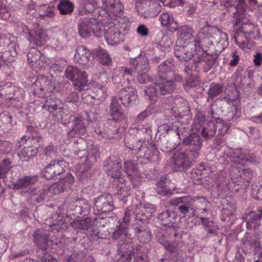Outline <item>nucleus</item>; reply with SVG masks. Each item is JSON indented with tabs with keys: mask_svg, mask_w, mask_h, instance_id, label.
<instances>
[{
	"mask_svg": "<svg viewBox=\"0 0 262 262\" xmlns=\"http://www.w3.org/2000/svg\"><path fill=\"white\" fill-rule=\"evenodd\" d=\"M42 175L48 180L54 179L58 176L60 179L57 183L62 180L63 184H66L70 178L73 181L69 185V189L75 182L74 177L69 171L68 163L62 159L51 160L42 170Z\"/></svg>",
	"mask_w": 262,
	"mask_h": 262,
	"instance_id": "nucleus-1",
	"label": "nucleus"
},
{
	"mask_svg": "<svg viewBox=\"0 0 262 262\" xmlns=\"http://www.w3.org/2000/svg\"><path fill=\"white\" fill-rule=\"evenodd\" d=\"M72 181L73 180L70 179L68 181V183L63 184L62 180L59 183H55L50 186L46 185L41 189L29 188L26 192L28 193L30 203L36 205L37 203L43 202L45 199H48L52 194H59L68 190Z\"/></svg>",
	"mask_w": 262,
	"mask_h": 262,
	"instance_id": "nucleus-2",
	"label": "nucleus"
},
{
	"mask_svg": "<svg viewBox=\"0 0 262 262\" xmlns=\"http://www.w3.org/2000/svg\"><path fill=\"white\" fill-rule=\"evenodd\" d=\"M211 37L215 40L217 46L221 48L222 51H223L228 46L229 41L227 34L217 27H205L200 30L198 33L200 43H203V46L211 44V42L208 40Z\"/></svg>",
	"mask_w": 262,
	"mask_h": 262,
	"instance_id": "nucleus-3",
	"label": "nucleus"
},
{
	"mask_svg": "<svg viewBox=\"0 0 262 262\" xmlns=\"http://www.w3.org/2000/svg\"><path fill=\"white\" fill-rule=\"evenodd\" d=\"M78 33L84 38H86L92 34L99 38L104 34V26L99 24L93 17H84L80 19L78 25Z\"/></svg>",
	"mask_w": 262,
	"mask_h": 262,
	"instance_id": "nucleus-4",
	"label": "nucleus"
},
{
	"mask_svg": "<svg viewBox=\"0 0 262 262\" xmlns=\"http://www.w3.org/2000/svg\"><path fill=\"white\" fill-rule=\"evenodd\" d=\"M85 158L82 162L79 164L76 167V174L79 181L83 182L88 177L87 172L91 166L94 164L99 157V152L96 147H91L87 150Z\"/></svg>",
	"mask_w": 262,
	"mask_h": 262,
	"instance_id": "nucleus-5",
	"label": "nucleus"
},
{
	"mask_svg": "<svg viewBox=\"0 0 262 262\" xmlns=\"http://www.w3.org/2000/svg\"><path fill=\"white\" fill-rule=\"evenodd\" d=\"M103 165V169L108 177L119 182H125V180L122 177L121 161L118 157L110 156L104 161Z\"/></svg>",
	"mask_w": 262,
	"mask_h": 262,
	"instance_id": "nucleus-6",
	"label": "nucleus"
},
{
	"mask_svg": "<svg viewBox=\"0 0 262 262\" xmlns=\"http://www.w3.org/2000/svg\"><path fill=\"white\" fill-rule=\"evenodd\" d=\"M95 120L94 114L91 113L85 112L81 115L75 117L72 121V128L69 135H84L86 133L87 127L85 122H91Z\"/></svg>",
	"mask_w": 262,
	"mask_h": 262,
	"instance_id": "nucleus-7",
	"label": "nucleus"
},
{
	"mask_svg": "<svg viewBox=\"0 0 262 262\" xmlns=\"http://www.w3.org/2000/svg\"><path fill=\"white\" fill-rule=\"evenodd\" d=\"M202 142L203 141L200 136L193 133L185 137L182 141V144L188 146L186 151L190 153L193 159H196L200 155V150L202 146Z\"/></svg>",
	"mask_w": 262,
	"mask_h": 262,
	"instance_id": "nucleus-8",
	"label": "nucleus"
},
{
	"mask_svg": "<svg viewBox=\"0 0 262 262\" xmlns=\"http://www.w3.org/2000/svg\"><path fill=\"white\" fill-rule=\"evenodd\" d=\"M198 47V44L177 41L174 47V55L180 60L187 61L193 57Z\"/></svg>",
	"mask_w": 262,
	"mask_h": 262,
	"instance_id": "nucleus-9",
	"label": "nucleus"
},
{
	"mask_svg": "<svg viewBox=\"0 0 262 262\" xmlns=\"http://www.w3.org/2000/svg\"><path fill=\"white\" fill-rule=\"evenodd\" d=\"M194 201V200L190 196H184L171 199L169 204L173 206H177L178 211L181 214L184 215L190 211H192L191 214L193 215Z\"/></svg>",
	"mask_w": 262,
	"mask_h": 262,
	"instance_id": "nucleus-10",
	"label": "nucleus"
},
{
	"mask_svg": "<svg viewBox=\"0 0 262 262\" xmlns=\"http://www.w3.org/2000/svg\"><path fill=\"white\" fill-rule=\"evenodd\" d=\"M172 169L176 171H184L191 167L192 162L187 151L174 152L171 156Z\"/></svg>",
	"mask_w": 262,
	"mask_h": 262,
	"instance_id": "nucleus-11",
	"label": "nucleus"
},
{
	"mask_svg": "<svg viewBox=\"0 0 262 262\" xmlns=\"http://www.w3.org/2000/svg\"><path fill=\"white\" fill-rule=\"evenodd\" d=\"M102 9L106 15V17L112 19H116L120 17L124 10V7L120 0H101Z\"/></svg>",
	"mask_w": 262,
	"mask_h": 262,
	"instance_id": "nucleus-12",
	"label": "nucleus"
},
{
	"mask_svg": "<svg viewBox=\"0 0 262 262\" xmlns=\"http://www.w3.org/2000/svg\"><path fill=\"white\" fill-rule=\"evenodd\" d=\"M137 4L146 6L144 11L137 10L138 14L145 18L156 16L161 11L162 6L158 0H138Z\"/></svg>",
	"mask_w": 262,
	"mask_h": 262,
	"instance_id": "nucleus-13",
	"label": "nucleus"
},
{
	"mask_svg": "<svg viewBox=\"0 0 262 262\" xmlns=\"http://www.w3.org/2000/svg\"><path fill=\"white\" fill-rule=\"evenodd\" d=\"M118 258L114 262H130L134 251V244L131 238L118 244Z\"/></svg>",
	"mask_w": 262,
	"mask_h": 262,
	"instance_id": "nucleus-14",
	"label": "nucleus"
},
{
	"mask_svg": "<svg viewBox=\"0 0 262 262\" xmlns=\"http://www.w3.org/2000/svg\"><path fill=\"white\" fill-rule=\"evenodd\" d=\"M104 30L103 36L109 45H116L124 40V34L119 29L115 26L114 22H111L109 26H104Z\"/></svg>",
	"mask_w": 262,
	"mask_h": 262,
	"instance_id": "nucleus-15",
	"label": "nucleus"
},
{
	"mask_svg": "<svg viewBox=\"0 0 262 262\" xmlns=\"http://www.w3.org/2000/svg\"><path fill=\"white\" fill-rule=\"evenodd\" d=\"M91 209L90 205L84 199L74 196L69 200L68 209L74 211L75 213L83 216L87 215Z\"/></svg>",
	"mask_w": 262,
	"mask_h": 262,
	"instance_id": "nucleus-16",
	"label": "nucleus"
},
{
	"mask_svg": "<svg viewBox=\"0 0 262 262\" xmlns=\"http://www.w3.org/2000/svg\"><path fill=\"white\" fill-rule=\"evenodd\" d=\"M27 133L28 135L24 136L16 144L17 148H20L23 145L33 144L32 145H39V143L42 139L37 130L32 126H28L27 127Z\"/></svg>",
	"mask_w": 262,
	"mask_h": 262,
	"instance_id": "nucleus-17",
	"label": "nucleus"
},
{
	"mask_svg": "<svg viewBox=\"0 0 262 262\" xmlns=\"http://www.w3.org/2000/svg\"><path fill=\"white\" fill-rule=\"evenodd\" d=\"M118 96L122 104L125 106H130L135 104L138 98L137 90L128 85L121 88Z\"/></svg>",
	"mask_w": 262,
	"mask_h": 262,
	"instance_id": "nucleus-18",
	"label": "nucleus"
},
{
	"mask_svg": "<svg viewBox=\"0 0 262 262\" xmlns=\"http://www.w3.org/2000/svg\"><path fill=\"white\" fill-rule=\"evenodd\" d=\"M94 208L99 213L108 212L114 208L112 195L107 193H103L94 199Z\"/></svg>",
	"mask_w": 262,
	"mask_h": 262,
	"instance_id": "nucleus-19",
	"label": "nucleus"
},
{
	"mask_svg": "<svg viewBox=\"0 0 262 262\" xmlns=\"http://www.w3.org/2000/svg\"><path fill=\"white\" fill-rule=\"evenodd\" d=\"M133 71L129 68L121 67L116 70L113 76V81L122 88L128 85L129 81L133 78Z\"/></svg>",
	"mask_w": 262,
	"mask_h": 262,
	"instance_id": "nucleus-20",
	"label": "nucleus"
},
{
	"mask_svg": "<svg viewBox=\"0 0 262 262\" xmlns=\"http://www.w3.org/2000/svg\"><path fill=\"white\" fill-rule=\"evenodd\" d=\"M33 236L34 243L39 249L37 251V254L39 252V254L43 255L47 253L46 250L49 242V234L43 230L37 229L34 232Z\"/></svg>",
	"mask_w": 262,
	"mask_h": 262,
	"instance_id": "nucleus-21",
	"label": "nucleus"
},
{
	"mask_svg": "<svg viewBox=\"0 0 262 262\" xmlns=\"http://www.w3.org/2000/svg\"><path fill=\"white\" fill-rule=\"evenodd\" d=\"M219 58L217 54H209L203 53L196 56L200 71L206 73L210 70Z\"/></svg>",
	"mask_w": 262,
	"mask_h": 262,
	"instance_id": "nucleus-22",
	"label": "nucleus"
},
{
	"mask_svg": "<svg viewBox=\"0 0 262 262\" xmlns=\"http://www.w3.org/2000/svg\"><path fill=\"white\" fill-rule=\"evenodd\" d=\"M27 58L28 63L35 71H37L44 67V57L37 49L31 48L27 54Z\"/></svg>",
	"mask_w": 262,
	"mask_h": 262,
	"instance_id": "nucleus-23",
	"label": "nucleus"
},
{
	"mask_svg": "<svg viewBox=\"0 0 262 262\" xmlns=\"http://www.w3.org/2000/svg\"><path fill=\"white\" fill-rule=\"evenodd\" d=\"M242 219L246 222L247 228L248 230H256L259 227L261 224L262 209L258 210V212L251 211L248 213H245Z\"/></svg>",
	"mask_w": 262,
	"mask_h": 262,
	"instance_id": "nucleus-24",
	"label": "nucleus"
},
{
	"mask_svg": "<svg viewBox=\"0 0 262 262\" xmlns=\"http://www.w3.org/2000/svg\"><path fill=\"white\" fill-rule=\"evenodd\" d=\"M94 55L83 46H78L74 55V60L82 66H88L92 63Z\"/></svg>",
	"mask_w": 262,
	"mask_h": 262,
	"instance_id": "nucleus-25",
	"label": "nucleus"
},
{
	"mask_svg": "<svg viewBox=\"0 0 262 262\" xmlns=\"http://www.w3.org/2000/svg\"><path fill=\"white\" fill-rule=\"evenodd\" d=\"M193 30L188 26H183L179 30L180 39L178 41L188 42V43L198 44V48H202L203 43H200V39L198 35L196 37L193 36Z\"/></svg>",
	"mask_w": 262,
	"mask_h": 262,
	"instance_id": "nucleus-26",
	"label": "nucleus"
},
{
	"mask_svg": "<svg viewBox=\"0 0 262 262\" xmlns=\"http://www.w3.org/2000/svg\"><path fill=\"white\" fill-rule=\"evenodd\" d=\"M109 115L112 120L116 122L122 121L126 118V115L116 97L112 98V102L109 106Z\"/></svg>",
	"mask_w": 262,
	"mask_h": 262,
	"instance_id": "nucleus-27",
	"label": "nucleus"
},
{
	"mask_svg": "<svg viewBox=\"0 0 262 262\" xmlns=\"http://www.w3.org/2000/svg\"><path fill=\"white\" fill-rule=\"evenodd\" d=\"M142 132L144 135V139H138L137 138L133 137L132 138L131 142H128L127 147L133 151V154H137V157L139 158V153H142L143 148L145 146L142 145V140L149 139L150 136L151 129L148 127H142Z\"/></svg>",
	"mask_w": 262,
	"mask_h": 262,
	"instance_id": "nucleus-28",
	"label": "nucleus"
},
{
	"mask_svg": "<svg viewBox=\"0 0 262 262\" xmlns=\"http://www.w3.org/2000/svg\"><path fill=\"white\" fill-rule=\"evenodd\" d=\"M242 32L247 40L251 39H259L260 37V33L259 27L253 23H246L243 22L242 24Z\"/></svg>",
	"mask_w": 262,
	"mask_h": 262,
	"instance_id": "nucleus-29",
	"label": "nucleus"
},
{
	"mask_svg": "<svg viewBox=\"0 0 262 262\" xmlns=\"http://www.w3.org/2000/svg\"><path fill=\"white\" fill-rule=\"evenodd\" d=\"M38 181V177L36 176H24L20 177L15 182H12V185L15 189H26L35 184Z\"/></svg>",
	"mask_w": 262,
	"mask_h": 262,
	"instance_id": "nucleus-30",
	"label": "nucleus"
},
{
	"mask_svg": "<svg viewBox=\"0 0 262 262\" xmlns=\"http://www.w3.org/2000/svg\"><path fill=\"white\" fill-rule=\"evenodd\" d=\"M174 64L171 60H167L160 64L158 68V74L160 79H170L173 75Z\"/></svg>",
	"mask_w": 262,
	"mask_h": 262,
	"instance_id": "nucleus-31",
	"label": "nucleus"
},
{
	"mask_svg": "<svg viewBox=\"0 0 262 262\" xmlns=\"http://www.w3.org/2000/svg\"><path fill=\"white\" fill-rule=\"evenodd\" d=\"M232 156L236 159L235 162L244 165L246 163L256 164L258 163V159L253 154L242 152L241 150H235L233 152Z\"/></svg>",
	"mask_w": 262,
	"mask_h": 262,
	"instance_id": "nucleus-32",
	"label": "nucleus"
},
{
	"mask_svg": "<svg viewBox=\"0 0 262 262\" xmlns=\"http://www.w3.org/2000/svg\"><path fill=\"white\" fill-rule=\"evenodd\" d=\"M130 63L138 72V73L147 74L149 70V66L147 58L143 56L131 58Z\"/></svg>",
	"mask_w": 262,
	"mask_h": 262,
	"instance_id": "nucleus-33",
	"label": "nucleus"
},
{
	"mask_svg": "<svg viewBox=\"0 0 262 262\" xmlns=\"http://www.w3.org/2000/svg\"><path fill=\"white\" fill-rule=\"evenodd\" d=\"M157 88L159 94L165 95L171 94L176 89V84L172 79H166L160 80L157 82Z\"/></svg>",
	"mask_w": 262,
	"mask_h": 262,
	"instance_id": "nucleus-34",
	"label": "nucleus"
},
{
	"mask_svg": "<svg viewBox=\"0 0 262 262\" xmlns=\"http://www.w3.org/2000/svg\"><path fill=\"white\" fill-rule=\"evenodd\" d=\"M171 114L170 115L166 116L164 123L160 126L161 129L165 133H168L169 131L172 130H174L175 128L177 127L176 124L181 121V119L178 117L176 110H172L171 111Z\"/></svg>",
	"mask_w": 262,
	"mask_h": 262,
	"instance_id": "nucleus-35",
	"label": "nucleus"
},
{
	"mask_svg": "<svg viewBox=\"0 0 262 262\" xmlns=\"http://www.w3.org/2000/svg\"><path fill=\"white\" fill-rule=\"evenodd\" d=\"M222 213L221 216V219L223 222L227 221V222L231 223V217L233 216L234 213L236 211L235 205L226 200L224 199L222 202Z\"/></svg>",
	"mask_w": 262,
	"mask_h": 262,
	"instance_id": "nucleus-36",
	"label": "nucleus"
},
{
	"mask_svg": "<svg viewBox=\"0 0 262 262\" xmlns=\"http://www.w3.org/2000/svg\"><path fill=\"white\" fill-rule=\"evenodd\" d=\"M226 3L234 7L236 11L234 13V17L237 21H240L241 19L245 17V0H227Z\"/></svg>",
	"mask_w": 262,
	"mask_h": 262,
	"instance_id": "nucleus-37",
	"label": "nucleus"
},
{
	"mask_svg": "<svg viewBox=\"0 0 262 262\" xmlns=\"http://www.w3.org/2000/svg\"><path fill=\"white\" fill-rule=\"evenodd\" d=\"M159 20L163 27L167 28L171 32L177 31L178 28V25L174 20L172 15L168 12L162 13Z\"/></svg>",
	"mask_w": 262,
	"mask_h": 262,
	"instance_id": "nucleus-38",
	"label": "nucleus"
},
{
	"mask_svg": "<svg viewBox=\"0 0 262 262\" xmlns=\"http://www.w3.org/2000/svg\"><path fill=\"white\" fill-rule=\"evenodd\" d=\"M147 208V207H143L140 211H138L137 209L136 210L135 224L136 226L144 225L152 217L153 211L151 209L148 211Z\"/></svg>",
	"mask_w": 262,
	"mask_h": 262,
	"instance_id": "nucleus-39",
	"label": "nucleus"
},
{
	"mask_svg": "<svg viewBox=\"0 0 262 262\" xmlns=\"http://www.w3.org/2000/svg\"><path fill=\"white\" fill-rule=\"evenodd\" d=\"M38 147L34 145H27L18 152L19 158L24 161H29L34 158L38 152Z\"/></svg>",
	"mask_w": 262,
	"mask_h": 262,
	"instance_id": "nucleus-40",
	"label": "nucleus"
},
{
	"mask_svg": "<svg viewBox=\"0 0 262 262\" xmlns=\"http://www.w3.org/2000/svg\"><path fill=\"white\" fill-rule=\"evenodd\" d=\"M142 153H139V157L143 158L150 162L159 160V151L155 146H149L143 148Z\"/></svg>",
	"mask_w": 262,
	"mask_h": 262,
	"instance_id": "nucleus-41",
	"label": "nucleus"
},
{
	"mask_svg": "<svg viewBox=\"0 0 262 262\" xmlns=\"http://www.w3.org/2000/svg\"><path fill=\"white\" fill-rule=\"evenodd\" d=\"M169 239L173 243V247L181 246L185 242V236L183 232L179 229H176L173 227L169 228Z\"/></svg>",
	"mask_w": 262,
	"mask_h": 262,
	"instance_id": "nucleus-42",
	"label": "nucleus"
},
{
	"mask_svg": "<svg viewBox=\"0 0 262 262\" xmlns=\"http://www.w3.org/2000/svg\"><path fill=\"white\" fill-rule=\"evenodd\" d=\"M135 232L140 243H148L150 241L151 238L150 231L145 225L136 226Z\"/></svg>",
	"mask_w": 262,
	"mask_h": 262,
	"instance_id": "nucleus-43",
	"label": "nucleus"
},
{
	"mask_svg": "<svg viewBox=\"0 0 262 262\" xmlns=\"http://www.w3.org/2000/svg\"><path fill=\"white\" fill-rule=\"evenodd\" d=\"M46 34L40 29L30 33L29 41L31 44L40 47L46 40Z\"/></svg>",
	"mask_w": 262,
	"mask_h": 262,
	"instance_id": "nucleus-44",
	"label": "nucleus"
},
{
	"mask_svg": "<svg viewBox=\"0 0 262 262\" xmlns=\"http://www.w3.org/2000/svg\"><path fill=\"white\" fill-rule=\"evenodd\" d=\"M176 218L175 213L168 210L162 212L158 216L161 224L164 226H168L169 228H173V225L176 222Z\"/></svg>",
	"mask_w": 262,
	"mask_h": 262,
	"instance_id": "nucleus-45",
	"label": "nucleus"
},
{
	"mask_svg": "<svg viewBox=\"0 0 262 262\" xmlns=\"http://www.w3.org/2000/svg\"><path fill=\"white\" fill-rule=\"evenodd\" d=\"M234 164L229 168V172L231 180L234 182H238V179L245 175V173H249L250 171L248 169H243L242 166L236 165L237 162H234Z\"/></svg>",
	"mask_w": 262,
	"mask_h": 262,
	"instance_id": "nucleus-46",
	"label": "nucleus"
},
{
	"mask_svg": "<svg viewBox=\"0 0 262 262\" xmlns=\"http://www.w3.org/2000/svg\"><path fill=\"white\" fill-rule=\"evenodd\" d=\"M43 108L48 110L50 113L62 108V105L60 100L54 96L48 97L43 105Z\"/></svg>",
	"mask_w": 262,
	"mask_h": 262,
	"instance_id": "nucleus-47",
	"label": "nucleus"
},
{
	"mask_svg": "<svg viewBox=\"0 0 262 262\" xmlns=\"http://www.w3.org/2000/svg\"><path fill=\"white\" fill-rule=\"evenodd\" d=\"M75 230H86L92 226V219L87 217L85 219L77 218L70 224Z\"/></svg>",
	"mask_w": 262,
	"mask_h": 262,
	"instance_id": "nucleus-48",
	"label": "nucleus"
},
{
	"mask_svg": "<svg viewBox=\"0 0 262 262\" xmlns=\"http://www.w3.org/2000/svg\"><path fill=\"white\" fill-rule=\"evenodd\" d=\"M173 104L174 106L171 109V111L172 110H176L178 117L182 119L184 116L182 114L186 111L188 108L187 102L181 97H176L173 100Z\"/></svg>",
	"mask_w": 262,
	"mask_h": 262,
	"instance_id": "nucleus-49",
	"label": "nucleus"
},
{
	"mask_svg": "<svg viewBox=\"0 0 262 262\" xmlns=\"http://www.w3.org/2000/svg\"><path fill=\"white\" fill-rule=\"evenodd\" d=\"M49 228L52 232H63L68 229V225L61 216L57 215L52 223L49 225Z\"/></svg>",
	"mask_w": 262,
	"mask_h": 262,
	"instance_id": "nucleus-50",
	"label": "nucleus"
},
{
	"mask_svg": "<svg viewBox=\"0 0 262 262\" xmlns=\"http://www.w3.org/2000/svg\"><path fill=\"white\" fill-rule=\"evenodd\" d=\"M73 82L76 90L79 91L84 90L89 83L88 75L85 72L80 70L77 79H75Z\"/></svg>",
	"mask_w": 262,
	"mask_h": 262,
	"instance_id": "nucleus-51",
	"label": "nucleus"
},
{
	"mask_svg": "<svg viewBox=\"0 0 262 262\" xmlns=\"http://www.w3.org/2000/svg\"><path fill=\"white\" fill-rule=\"evenodd\" d=\"M112 237L114 239L119 240V242H123L127 238H130L127 233V227L122 225L117 226L113 233Z\"/></svg>",
	"mask_w": 262,
	"mask_h": 262,
	"instance_id": "nucleus-52",
	"label": "nucleus"
},
{
	"mask_svg": "<svg viewBox=\"0 0 262 262\" xmlns=\"http://www.w3.org/2000/svg\"><path fill=\"white\" fill-rule=\"evenodd\" d=\"M81 10L79 13L81 15L92 12L97 7V3L95 0H80Z\"/></svg>",
	"mask_w": 262,
	"mask_h": 262,
	"instance_id": "nucleus-53",
	"label": "nucleus"
},
{
	"mask_svg": "<svg viewBox=\"0 0 262 262\" xmlns=\"http://www.w3.org/2000/svg\"><path fill=\"white\" fill-rule=\"evenodd\" d=\"M216 133L215 122L213 121L207 122L201 130V135L206 140L212 139Z\"/></svg>",
	"mask_w": 262,
	"mask_h": 262,
	"instance_id": "nucleus-54",
	"label": "nucleus"
},
{
	"mask_svg": "<svg viewBox=\"0 0 262 262\" xmlns=\"http://www.w3.org/2000/svg\"><path fill=\"white\" fill-rule=\"evenodd\" d=\"M13 46V50L4 51L5 46L0 45V60H2L3 64H4L5 62H11L13 61V58L17 54L15 47L14 45Z\"/></svg>",
	"mask_w": 262,
	"mask_h": 262,
	"instance_id": "nucleus-55",
	"label": "nucleus"
},
{
	"mask_svg": "<svg viewBox=\"0 0 262 262\" xmlns=\"http://www.w3.org/2000/svg\"><path fill=\"white\" fill-rule=\"evenodd\" d=\"M74 8V4L69 0H61L57 6V9L62 15L72 13Z\"/></svg>",
	"mask_w": 262,
	"mask_h": 262,
	"instance_id": "nucleus-56",
	"label": "nucleus"
},
{
	"mask_svg": "<svg viewBox=\"0 0 262 262\" xmlns=\"http://www.w3.org/2000/svg\"><path fill=\"white\" fill-rule=\"evenodd\" d=\"M124 170L132 179L134 176L137 175V164L132 160L126 161L124 163Z\"/></svg>",
	"mask_w": 262,
	"mask_h": 262,
	"instance_id": "nucleus-57",
	"label": "nucleus"
},
{
	"mask_svg": "<svg viewBox=\"0 0 262 262\" xmlns=\"http://www.w3.org/2000/svg\"><path fill=\"white\" fill-rule=\"evenodd\" d=\"M223 91V86L222 84L216 83L211 82L210 84L209 88L207 92L208 98L213 99L219 95Z\"/></svg>",
	"mask_w": 262,
	"mask_h": 262,
	"instance_id": "nucleus-58",
	"label": "nucleus"
},
{
	"mask_svg": "<svg viewBox=\"0 0 262 262\" xmlns=\"http://www.w3.org/2000/svg\"><path fill=\"white\" fill-rule=\"evenodd\" d=\"M93 93L94 95L92 96V98L98 100L102 101L107 96L106 89L103 85H97L94 87Z\"/></svg>",
	"mask_w": 262,
	"mask_h": 262,
	"instance_id": "nucleus-59",
	"label": "nucleus"
},
{
	"mask_svg": "<svg viewBox=\"0 0 262 262\" xmlns=\"http://www.w3.org/2000/svg\"><path fill=\"white\" fill-rule=\"evenodd\" d=\"M157 192L162 195H166L170 193V189L167 187L166 184V178L161 177L157 181Z\"/></svg>",
	"mask_w": 262,
	"mask_h": 262,
	"instance_id": "nucleus-60",
	"label": "nucleus"
},
{
	"mask_svg": "<svg viewBox=\"0 0 262 262\" xmlns=\"http://www.w3.org/2000/svg\"><path fill=\"white\" fill-rule=\"evenodd\" d=\"M124 183L120 182L121 185L119 187V188L116 193L118 198L124 204L127 202V198L130 194V190L125 186Z\"/></svg>",
	"mask_w": 262,
	"mask_h": 262,
	"instance_id": "nucleus-61",
	"label": "nucleus"
},
{
	"mask_svg": "<svg viewBox=\"0 0 262 262\" xmlns=\"http://www.w3.org/2000/svg\"><path fill=\"white\" fill-rule=\"evenodd\" d=\"M67 262H93V258L80 252L72 254L67 259Z\"/></svg>",
	"mask_w": 262,
	"mask_h": 262,
	"instance_id": "nucleus-62",
	"label": "nucleus"
},
{
	"mask_svg": "<svg viewBox=\"0 0 262 262\" xmlns=\"http://www.w3.org/2000/svg\"><path fill=\"white\" fill-rule=\"evenodd\" d=\"M55 16V9L47 5H43L40 6L39 10V17L40 19H43L47 17L50 18H53Z\"/></svg>",
	"mask_w": 262,
	"mask_h": 262,
	"instance_id": "nucleus-63",
	"label": "nucleus"
},
{
	"mask_svg": "<svg viewBox=\"0 0 262 262\" xmlns=\"http://www.w3.org/2000/svg\"><path fill=\"white\" fill-rule=\"evenodd\" d=\"M14 90V86L11 83H6L1 87L0 95L4 96L6 99H12Z\"/></svg>",
	"mask_w": 262,
	"mask_h": 262,
	"instance_id": "nucleus-64",
	"label": "nucleus"
}]
</instances>
